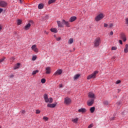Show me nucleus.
<instances>
[{"instance_id":"1","label":"nucleus","mask_w":128,"mask_h":128,"mask_svg":"<svg viewBox=\"0 0 128 128\" xmlns=\"http://www.w3.org/2000/svg\"><path fill=\"white\" fill-rule=\"evenodd\" d=\"M102 42V39L98 37L96 38L94 42V48H98V46H100V44Z\"/></svg>"},{"instance_id":"2","label":"nucleus","mask_w":128,"mask_h":128,"mask_svg":"<svg viewBox=\"0 0 128 128\" xmlns=\"http://www.w3.org/2000/svg\"><path fill=\"white\" fill-rule=\"evenodd\" d=\"M104 18V13H100L95 17L94 20L95 22H100V20H102Z\"/></svg>"},{"instance_id":"3","label":"nucleus","mask_w":128,"mask_h":128,"mask_svg":"<svg viewBox=\"0 0 128 128\" xmlns=\"http://www.w3.org/2000/svg\"><path fill=\"white\" fill-rule=\"evenodd\" d=\"M44 100L45 102H49V104H52L54 101V100L52 98H48L47 94H44Z\"/></svg>"},{"instance_id":"4","label":"nucleus","mask_w":128,"mask_h":128,"mask_svg":"<svg viewBox=\"0 0 128 128\" xmlns=\"http://www.w3.org/2000/svg\"><path fill=\"white\" fill-rule=\"evenodd\" d=\"M98 72L94 71L92 74L88 75L87 76L86 79L88 80H92V78H96V74H98Z\"/></svg>"},{"instance_id":"5","label":"nucleus","mask_w":128,"mask_h":128,"mask_svg":"<svg viewBox=\"0 0 128 128\" xmlns=\"http://www.w3.org/2000/svg\"><path fill=\"white\" fill-rule=\"evenodd\" d=\"M64 104L66 106H68L72 104V99L68 97H66L64 98Z\"/></svg>"},{"instance_id":"6","label":"nucleus","mask_w":128,"mask_h":128,"mask_svg":"<svg viewBox=\"0 0 128 128\" xmlns=\"http://www.w3.org/2000/svg\"><path fill=\"white\" fill-rule=\"evenodd\" d=\"M33 23H34V22H32V20L29 21V22L24 26V28H23V30H28L30 28V26H31L30 24H33Z\"/></svg>"},{"instance_id":"7","label":"nucleus","mask_w":128,"mask_h":128,"mask_svg":"<svg viewBox=\"0 0 128 128\" xmlns=\"http://www.w3.org/2000/svg\"><path fill=\"white\" fill-rule=\"evenodd\" d=\"M31 50H32V52H36V54H38V46L36 44H34L31 46Z\"/></svg>"},{"instance_id":"8","label":"nucleus","mask_w":128,"mask_h":128,"mask_svg":"<svg viewBox=\"0 0 128 128\" xmlns=\"http://www.w3.org/2000/svg\"><path fill=\"white\" fill-rule=\"evenodd\" d=\"M94 103V98H91L87 101V106H92Z\"/></svg>"},{"instance_id":"9","label":"nucleus","mask_w":128,"mask_h":128,"mask_svg":"<svg viewBox=\"0 0 128 128\" xmlns=\"http://www.w3.org/2000/svg\"><path fill=\"white\" fill-rule=\"evenodd\" d=\"M7 6L8 2L4 0H0V6H1V8H6Z\"/></svg>"},{"instance_id":"10","label":"nucleus","mask_w":128,"mask_h":128,"mask_svg":"<svg viewBox=\"0 0 128 128\" xmlns=\"http://www.w3.org/2000/svg\"><path fill=\"white\" fill-rule=\"evenodd\" d=\"M62 74V69L58 70L53 74V76H60Z\"/></svg>"},{"instance_id":"11","label":"nucleus","mask_w":128,"mask_h":128,"mask_svg":"<svg viewBox=\"0 0 128 128\" xmlns=\"http://www.w3.org/2000/svg\"><path fill=\"white\" fill-rule=\"evenodd\" d=\"M62 24H64L66 25V26L67 28H70V22L66 21L64 20H62Z\"/></svg>"},{"instance_id":"12","label":"nucleus","mask_w":128,"mask_h":128,"mask_svg":"<svg viewBox=\"0 0 128 128\" xmlns=\"http://www.w3.org/2000/svg\"><path fill=\"white\" fill-rule=\"evenodd\" d=\"M120 38L121 40H123V42H126V34L124 33H122L120 34Z\"/></svg>"},{"instance_id":"13","label":"nucleus","mask_w":128,"mask_h":128,"mask_svg":"<svg viewBox=\"0 0 128 128\" xmlns=\"http://www.w3.org/2000/svg\"><path fill=\"white\" fill-rule=\"evenodd\" d=\"M88 97L90 98H93L94 100H96V95L92 92H90L88 93Z\"/></svg>"},{"instance_id":"14","label":"nucleus","mask_w":128,"mask_h":128,"mask_svg":"<svg viewBox=\"0 0 128 128\" xmlns=\"http://www.w3.org/2000/svg\"><path fill=\"white\" fill-rule=\"evenodd\" d=\"M45 70L46 74H50V72H52V68L50 66L46 67Z\"/></svg>"},{"instance_id":"15","label":"nucleus","mask_w":128,"mask_h":128,"mask_svg":"<svg viewBox=\"0 0 128 128\" xmlns=\"http://www.w3.org/2000/svg\"><path fill=\"white\" fill-rule=\"evenodd\" d=\"M56 104H57L56 102H55V103L52 104H47V107L50 108H56Z\"/></svg>"},{"instance_id":"16","label":"nucleus","mask_w":128,"mask_h":128,"mask_svg":"<svg viewBox=\"0 0 128 128\" xmlns=\"http://www.w3.org/2000/svg\"><path fill=\"white\" fill-rule=\"evenodd\" d=\"M78 112L84 114L85 112H86V109L85 108H81L78 110Z\"/></svg>"},{"instance_id":"17","label":"nucleus","mask_w":128,"mask_h":128,"mask_svg":"<svg viewBox=\"0 0 128 128\" xmlns=\"http://www.w3.org/2000/svg\"><path fill=\"white\" fill-rule=\"evenodd\" d=\"M76 20V16H72L70 20H69V22H74V20Z\"/></svg>"},{"instance_id":"18","label":"nucleus","mask_w":128,"mask_h":128,"mask_svg":"<svg viewBox=\"0 0 128 128\" xmlns=\"http://www.w3.org/2000/svg\"><path fill=\"white\" fill-rule=\"evenodd\" d=\"M58 26L59 28H64V24L62 22H60V21L58 20L57 21Z\"/></svg>"},{"instance_id":"19","label":"nucleus","mask_w":128,"mask_h":128,"mask_svg":"<svg viewBox=\"0 0 128 128\" xmlns=\"http://www.w3.org/2000/svg\"><path fill=\"white\" fill-rule=\"evenodd\" d=\"M44 4L42 3L38 5V10H42V8H44Z\"/></svg>"},{"instance_id":"20","label":"nucleus","mask_w":128,"mask_h":128,"mask_svg":"<svg viewBox=\"0 0 128 128\" xmlns=\"http://www.w3.org/2000/svg\"><path fill=\"white\" fill-rule=\"evenodd\" d=\"M124 54H128V44H126L125 45V46L124 48Z\"/></svg>"},{"instance_id":"21","label":"nucleus","mask_w":128,"mask_h":128,"mask_svg":"<svg viewBox=\"0 0 128 128\" xmlns=\"http://www.w3.org/2000/svg\"><path fill=\"white\" fill-rule=\"evenodd\" d=\"M72 122H74V124H78V118H72Z\"/></svg>"},{"instance_id":"22","label":"nucleus","mask_w":128,"mask_h":128,"mask_svg":"<svg viewBox=\"0 0 128 128\" xmlns=\"http://www.w3.org/2000/svg\"><path fill=\"white\" fill-rule=\"evenodd\" d=\"M50 30L52 32H54V34H56L58 32V29L56 28H51Z\"/></svg>"},{"instance_id":"23","label":"nucleus","mask_w":128,"mask_h":128,"mask_svg":"<svg viewBox=\"0 0 128 128\" xmlns=\"http://www.w3.org/2000/svg\"><path fill=\"white\" fill-rule=\"evenodd\" d=\"M80 74H76L74 76V80H78L80 78Z\"/></svg>"},{"instance_id":"24","label":"nucleus","mask_w":128,"mask_h":128,"mask_svg":"<svg viewBox=\"0 0 128 128\" xmlns=\"http://www.w3.org/2000/svg\"><path fill=\"white\" fill-rule=\"evenodd\" d=\"M94 110H96V108H94V106L92 107L90 109V111L91 114H94Z\"/></svg>"},{"instance_id":"25","label":"nucleus","mask_w":128,"mask_h":128,"mask_svg":"<svg viewBox=\"0 0 128 128\" xmlns=\"http://www.w3.org/2000/svg\"><path fill=\"white\" fill-rule=\"evenodd\" d=\"M20 64L18 63L15 65L14 70H18V68H20Z\"/></svg>"},{"instance_id":"26","label":"nucleus","mask_w":128,"mask_h":128,"mask_svg":"<svg viewBox=\"0 0 128 128\" xmlns=\"http://www.w3.org/2000/svg\"><path fill=\"white\" fill-rule=\"evenodd\" d=\"M116 105L118 106V108H120V106H122V102H117Z\"/></svg>"},{"instance_id":"27","label":"nucleus","mask_w":128,"mask_h":128,"mask_svg":"<svg viewBox=\"0 0 128 128\" xmlns=\"http://www.w3.org/2000/svg\"><path fill=\"white\" fill-rule=\"evenodd\" d=\"M56 0H49L48 2V4H54L56 2Z\"/></svg>"},{"instance_id":"28","label":"nucleus","mask_w":128,"mask_h":128,"mask_svg":"<svg viewBox=\"0 0 128 128\" xmlns=\"http://www.w3.org/2000/svg\"><path fill=\"white\" fill-rule=\"evenodd\" d=\"M72 42H74V39H72V38H70L68 42V44H72Z\"/></svg>"},{"instance_id":"29","label":"nucleus","mask_w":128,"mask_h":128,"mask_svg":"<svg viewBox=\"0 0 128 128\" xmlns=\"http://www.w3.org/2000/svg\"><path fill=\"white\" fill-rule=\"evenodd\" d=\"M38 72V70H36L33 71L32 72V76H36V74Z\"/></svg>"},{"instance_id":"30","label":"nucleus","mask_w":128,"mask_h":128,"mask_svg":"<svg viewBox=\"0 0 128 128\" xmlns=\"http://www.w3.org/2000/svg\"><path fill=\"white\" fill-rule=\"evenodd\" d=\"M118 50V47L116 46H112L111 48L112 50Z\"/></svg>"},{"instance_id":"31","label":"nucleus","mask_w":128,"mask_h":128,"mask_svg":"<svg viewBox=\"0 0 128 128\" xmlns=\"http://www.w3.org/2000/svg\"><path fill=\"white\" fill-rule=\"evenodd\" d=\"M114 26V24L112 23H110L108 25V28H112Z\"/></svg>"},{"instance_id":"32","label":"nucleus","mask_w":128,"mask_h":128,"mask_svg":"<svg viewBox=\"0 0 128 128\" xmlns=\"http://www.w3.org/2000/svg\"><path fill=\"white\" fill-rule=\"evenodd\" d=\"M103 104H104V106H108V102L106 101V100H104L103 102Z\"/></svg>"},{"instance_id":"33","label":"nucleus","mask_w":128,"mask_h":128,"mask_svg":"<svg viewBox=\"0 0 128 128\" xmlns=\"http://www.w3.org/2000/svg\"><path fill=\"white\" fill-rule=\"evenodd\" d=\"M43 120H45V122H48V118L47 116H43Z\"/></svg>"},{"instance_id":"34","label":"nucleus","mask_w":128,"mask_h":128,"mask_svg":"<svg viewBox=\"0 0 128 128\" xmlns=\"http://www.w3.org/2000/svg\"><path fill=\"white\" fill-rule=\"evenodd\" d=\"M22 20H17V24H18V26H20V25L22 24Z\"/></svg>"},{"instance_id":"35","label":"nucleus","mask_w":128,"mask_h":128,"mask_svg":"<svg viewBox=\"0 0 128 128\" xmlns=\"http://www.w3.org/2000/svg\"><path fill=\"white\" fill-rule=\"evenodd\" d=\"M40 114V110H36V114Z\"/></svg>"},{"instance_id":"36","label":"nucleus","mask_w":128,"mask_h":128,"mask_svg":"<svg viewBox=\"0 0 128 128\" xmlns=\"http://www.w3.org/2000/svg\"><path fill=\"white\" fill-rule=\"evenodd\" d=\"M41 82H42V84H45L46 83V79L42 78L41 80Z\"/></svg>"},{"instance_id":"37","label":"nucleus","mask_w":128,"mask_h":128,"mask_svg":"<svg viewBox=\"0 0 128 128\" xmlns=\"http://www.w3.org/2000/svg\"><path fill=\"white\" fill-rule=\"evenodd\" d=\"M120 82H122V81L120 80H118L117 81H116V84H120Z\"/></svg>"},{"instance_id":"38","label":"nucleus","mask_w":128,"mask_h":128,"mask_svg":"<svg viewBox=\"0 0 128 128\" xmlns=\"http://www.w3.org/2000/svg\"><path fill=\"white\" fill-rule=\"evenodd\" d=\"M36 60V56H34L32 57V60Z\"/></svg>"},{"instance_id":"39","label":"nucleus","mask_w":128,"mask_h":128,"mask_svg":"<svg viewBox=\"0 0 128 128\" xmlns=\"http://www.w3.org/2000/svg\"><path fill=\"white\" fill-rule=\"evenodd\" d=\"M125 22H126V24H127V26H128V18H125Z\"/></svg>"},{"instance_id":"40","label":"nucleus","mask_w":128,"mask_h":128,"mask_svg":"<svg viewBox=\"0 0 128 128\" xmlns=\"http://www.w3.org/2000/svg\"><path fill=\"white\" fill-rule=\"evenodd\" d=\"M108 24H106V23H104V28H108Z\"/></svg>"},{"instance_id":"41","label":"nucleus","mask_w":128,"mask_h":128,"mask_svg":"<svg viewBox=\"0 0 128 128\" xmlns=\"http://www.w3.org/2000/svg\"><path fill=\"white\" fill-rule=\"evenodd\" d=\"M60 40H62V38L60 37L56 38V40H57V42H60Z\"/></svg>"},{"instance_id":"42","label":"nucleus","mask_w":128,"mask_h":128,"mask_svg":"<svg viewBox=\"0 0 128 128\" xmlns=\"http://www.w3.org/2000/svg\"><path fill=\"white\" fill-rule=\"evenodd\" d=\"M4 60H6V57H4V58L0 59V64L1 62H4Z\"/></svg>"},{"instance_id":"43","label":"nucleus","mask_w":128,"mask_h":128,"mask_svg":"<svg viewBox=\"0 0 128 128\" xmlns=\"http://www.w3.org/2000/svg\"><path fill=\"white\" fill-rule=\"evenodd\" d=\"M10 62H14V57H12L10 58Z\"/></svg>"},{"instance_id":"44","label":"nucleus","mask_w":128,"mask_h":128,"mask_svg":"<svg viewBox=\"0 0 128 128\" xmlns=\"http://www.w3.org/2000/svg\"><path fill=\"white\" fill-rule=\"evenodd\" d=\"M92 126H94V124H91L88 126V128H92Z\"/></svg>"},{"instance_id":"45","label":"nucleus","mask_w":128,"mask_h":128,"mask_svg":"<svg viewBox=\"0 0 128 128\" xmlns=\"http://www.w3.org/2000/svg\"><path fill=\"white\" fill-rule=\"evenodd\" d=\"M44 34H48V32H47L46 30L44 31Z\"/></svg>"},{"instance_id":"46","label":"nucleus","mask_w":128,"mask_h":128,"mask_svg":"<svg viewBox=\"0 0 128 128\" xmlns=\"http://www.w3.org/2000/svg\"><path fill=\"white\" fill-rule=\"evenodd\" d=\"M118 42L120 44H122V40H119Z\"/></svg>"},{"instance_id":"47","label":"nucleus","mask_w":128,"mask_h":128,"mask_svg":"<svg viewBox=\"0 0 128 128\" xmlns=\"http://www.w3.org/2000/svg\"><path fill=\"white\" fill-rule=\"evenodd\" d=\"M3 11H4V9L0 8V14H2V12Z\"/></svg>"},{"instance_id":"48","label":"nucleus","mask_w":128,"mask_h":128,"mask_svg":"<svg viewBox=\"0 0 128 128\" xmlns=\"http://www.w3.org/2000/svg\"><path fill=\"white\" fill-rule=\"evenodd\" d=\"M22 114H26V111H24V110H22V112H21Z\"/></svg>"},{"instance_id":"49","label":"nucleus","mask_w":128,"mask_h":128,"mask_svg":"<svg viewBox=\"0 0 128 128\" xmlns=\"http://www.w3.org/2000/svg\"><path fill=\"white\" fill-rule=\"evenodd\" d=\"M116 57L115 56H112V60H116Z\"/></svg>"},{"instance_id":"50","label":"nucleus","mask_w":128,"mask_h":128,"mask_svg":"<svg viewBox=\"0 0 128 128\" xmlns=\"http://www.w3.org/2000/svg\"><path fill=\"white\" fill-rule=\"evenodd\" d=\"M110 34V36H112V34H114V32L112 31H111Z\"/></svg>"},{"instance_id":"51","label":"nucleus","mask_w":128,"mask_h":128,"mask_svg":"<svg viewBox=\"0 0 128 128\" xmlns=\"http://www.w3.org/2000/svg\"><path fill=\"white\" fill-rule=\"evenodd\" d=\"M14 74H12L10 76H9V78H14Z\"/></svg>"},{"instance_id":"52","label":"nucleus","mask_w":128,"mask_h":128,"mask_svg":"<svg viewBox=\"0 0 128 128\" xmlns=\"http://www.w3.org/2000/svg\"><path fill=\"white\" fill-rule=\"evenodd\" d=\"M124 112H126V111H124V112H122V116H124V115L126 114L124 113Z\"/></svg>"},{"instance_id":"53","label":"nucleus","mask_w":128,"mask_h":128,"mask_svg":"<svg viewBox=\"0 0 128 128\" xmlns=\"http://www.w3.org/2000/svg\"><path fill=\"white\" fill-rule=\"evenodd\" d=\"M2 30V26H0V30Z\"/></svg>"},{"instance_id":"54","label":"nucleus","mask_w":128,"mask_h":128,"mask_svg":"<svg viewBox=\"0 0 128 128\" xmlns=\"http://www.w3.org/2000/svg\"><path fill=\"white\" fill-rule=\"evenodd\" d=\"M110 120H114V117L112 118H110Z\"/></svg>"},{"instance_id":"55","label":"nucleus","mask_w":128,"mask_h":128,"mask_svg":"<svg viewBox=\"0 0 128 128\" xmlns=\"http://www.w3.org/2000/svg\"><path fill=\"white\" fill-rule=\"evenodd\" d=\"M121 90L120 89H118V92H121Z\"/></svg>"},{"instance_id":"56","label":"nucleus","mask_w":128,"mask_h":128,"mask_svg":"<svg viewBox=\"0 0 128 128\" xmlns=\"http://www.w3.org/2000/svg\"><path fill=\"white\" fill-rule=\"evenodd\" d=\"M60 88H62V84H60Z\"/></svg>"},{"instance_id":"57","label":"nucleus","mask_w":128,"mask_h":128,"mask_svg":"<svg viewBox=\"0 0 128 128\" xmlns=\"http://www.w3.org/2000/svg\"><path fill=\"white\" fill-rule=\"evenodd\" d=\"M54 38H55L56 39V35L54 34Z\"/></svg>"},{"instance_id":"58","label":"nucleus","mask_w":128,"mask_h":128,"mask_svg":"<svg viewBox=\"0 0 128 128\" xmlns=\"http://www.w3.org/2000/svg\"><path fill=\"white\" fill-rule=\"evenodd\" d=\"M20 2V4H22V0H19Z\"/></svg>"},{"instance_id":"59","label":"nucleus","mask_w":128,"mask_h":128,"mask_svg":"<svg viewBox=\"0 0 128 128\" xmlns=\"http://www.w3.org/2000/svg\"><path fill=\"white\" fill-rule=\"evenodd\" d=\"M74 50H76V48H74Z\"/></svg>"},{"instance_id":"60","label":"nucleus","mask_w":128,"mask_h":128,"mask_svg":"<svg viewBox=\"0 0 128 128\" xmlns=\"http://www.w3.org/2000/svg\"><path fill=\"white\" fill-rule=\"evenodd\" d=\"M0 128H2V126H0Z\"/></svg>"}]
</instances>
